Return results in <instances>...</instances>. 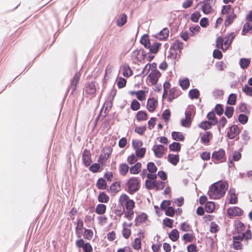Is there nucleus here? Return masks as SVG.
I'll use <instances>...</instances> for the list:
<instances>
[{"label": "nucleus", "instance_id": "c9c22d12", "mask_svg": "<svg viewBox=\"0 0 252 252\" xmlns=\"http://www.w3.org/2000/svg\"><path fill=\"white\" fill-rule=\"evenodd\" d=\"M123 75L126 77H128L132 75V71L128 65H124Z\"/></svg>", "mask_w": 252, "mask_h": 252}, {"label": "nucleus", "instance_id": "ddd939ff", "mask_svg": "<svg viewBox=\"0 0 252 252\" xmlns=\"http://www.w3.org/2000/svg\"><path fill=\"white\" fill-rule=\"evenodd\" d=\"M96 91L95 82H88L86 84L85 92L89 95H94Z\"/></svg>", "mask_w": 252, "mask_h": 252}, {"label": "nucleus", "instance_id": "37998d69", "mask_svg": "<svg viewBox=\"0 0 252 252\" xmlns=\"http://www.w3.org/2000/svg\"><path fill=\"white\" fill-rule=\"evenodd\" d=\"M129 169L128 166L126 163L120 164L119 167L120 173L122 175H125L127 173Z\"/></svg>", "mask_w": 252, "mask_h": 252}, {"label": "nucleus", "instance_id": "423d86ee", "mask_svg": "<svg viewBox=\"0 0 252 252\" xmlns=\"http://www.w3.org/2000/svg\"><path fill=\"white\" fill-rule=\"evenodd\" d=\"M240 132L239 127L237 125H233L229 127L227 132V136L230 139L235 138Z\"/></svg>", "mask_w": 252, "mask_h": 252}, {"label": "nucleus", "instance_id": "a18cd8bd", "mask_svg": "<svg viewBox=\"0 0 252 252\" xmlns=\"http://www.w3.org/2000/svg\"><path fill=\"white\" fill-rule=\"evenodd\" d=\"M249 22L245 23L244 26L242 31V35H245L249 32V31L252 29V25L249 23Z\"/></svg>", "mask_w": 252, "mask_h": 252}, {"label": "nucleus", "instance_id": "a211bd4d", "mask_svg": "<svg viewBox=\"0 0 252 252\" xmlns=\"http://www.w3.org/2000/svg\"><path fill=\"white\" fill-rule=\"evenodd\" d=\"M212 136V134L210 131H206L201 137L200 141L203 144L207 145L210 142Z\"/></svg>", "mask_w": 252, "mask_h": 252}, {"label": "nucleus", "instance_id": "052dcab7", "mask_svg": "<svg viewBox=\"0 0 252 252\" xmlns=\"http://www.w3.org/2000/svg\"><path fill=\"white\" fill-rule=\"evenodd\" d=\"M93 236V232L91 229H85L84 236L85 239L91 240Z\"/></svg>", "mask_w": 252, "mask_h": 252}, {"label": "nucleus", "instance_id": "774afa93", "mask_svg": "<svg viewBox=\"0 0 252 252\" xmlns=\"http://www.w3.org/2000/svg\"><path fill=\"white\" fill-rule=\"evenodd\" d=\"M126 84V80L123 77H120L118 82L117 85L119 88H123L125 87Z\"/></svg>", "mask_w": 252, "mask_h": 252}, {"label": "nucleus", "instance_id": "1a4fd4ad", "mask_svg": "<svg viewBox=\"0 0 252 252\" xmlns=\"http://www.w3.org/2000/svg\"><path fill=\"white\" fill-rule=\"evenodd\" d=\"M192 113L191 111L188 110L185 112V118L181 120V125L186 127H189L191 124Z\"/></svg>", "mask_w": 252, "mask_h": 252}, {"label": "nucleus", "instance_id": "20e7f679", "mask_svg": "<svg viewBox=\"0 0 252 252\" xmlns=\"http://www.w3.org/2000/svg\"><path fill=\"white\" fill-rule=\"evenodd\" d=\"M216 0H204L202 2L203 4L201 7V10L205 14H208L213 11L212 6L215 4Z\"/></svg>", "mask_w": 252, "mask_h": 252}, {"label": "nucleus", "instance_id": "9d476101", "mask_svg": "<svg viewBox=\"0 0 252 252\" xmlns=\"http://www.w3.org/2000/svg\"><path fill=\"white\" fill-rule=\"evenodd\" d=\"M227 213L229 217L240 216L243 215V210L238 207H233L229 208L227 210Z\"/></svg>", "mask_w": 252, "mask_h": 252}, {"label": "nucleus", "instance_id": "e433bc0d", "mask_svg": "<svg viewBox=\"0 0 252 252\" xmlns=\"http://www.w3.org/2000/svg\"><path fill=\"white\" fill-rule=\"evenodd\" d=\"M199 127L202 128V129L204 130H206L208 129H209L211 128L212 127V125L211 124V122L209 121H204L201 122L198 126Z\"/></svg>", "mask_w": 252, "mask_h": 252}, {"label": "nucleus", "instance_id": "f8f14e48", "mask_svg": "<svg viewBox=\"0 0 252 252\" xmlns=\"http://www.w3.org/2000/svg\"><path fill=\"white\" fill-rule=\"evenodd\" d=\"M158 104V100L154 97L149 98L147 103V109L150 112H153Z\"/></svg>", "mask_w": 252, "mask_h": 252}, {"label": "nucleus", "instance_id": "09e8293b", "mask_svg": "<svg viewBox=\"0 0 252 252\" xmlns=\"http://www.w3.org/2000/svg\"><path fill=\"white\" fill-rule=\"evenodd\" d=\"M214 110L216 113L219 116H221L224 112L222 105L220 104H217L215 107Z\"/></svg>", "mask_w": 252, "mask_h": 252}, {"label": "nucleus", "instance_id": "bb28decb", "mask_svg": "<svg viewBox=\"0 0 252 252\" xmlns=\"http://www.w3.org/2000/svg\"><path fill=\"white\" fill-rule=\"evenodd\" d=\"M140 42L141 44L143 45L146 48H149V47H150V40L147 34H144L142 36Z\"/></svg>", "mask_w": 252, "mask_h": 252}, {"label": "nucleus", "instance_id": "f03ea898", "mask_svg": "<svg viewBox=\"0 0 252 252\" xmlns=\"http://www.w3.org/2000/svg\"><path fill=\"white\" fill-rule=\"evenodd\" d=\"M225 152L223 149H220L219 151H215L212 155V161L215 164H218L225 161Z\"/></svg>", "mask_w": 252, "mask_h": 252}, {"label": "nucleus", "instance_id": "7c9ffc66", "mask_svg": "<svg viewBox=\"0 0 252 252\" xmlns=\"http://www.w3.org/2000/svg\"><path fill=\"white\" fill-rule=\"evenodd\" d=\"M136 118L138 121L141 122L146 120L148 119V115L145 111H139L137 112Z\"/></svg>", "mask_w": 252, "mask_h": 252}, {"label": "nucleus", "instance_id": "0e129e2a", "mask_svg": "<svg viewBox=\"0 0 252 252\" xmlns=\"http://www.w3.org/2000/svg\"><path fill=\"white\" fill-rule=\"evenodd\" d=\"M245 225L241 221H239L237 223L235 229H236L238 233H241L244 230Z\"/></svg>", "mask_w": 252, "mask_h": 252}, {"label": "nucleus", "instance_id": "6e6d98bb", "mask_svg": "<svg viewBox=\"0 0 252 252\" xmlns=\"http://www.w3.org/2000/svg\"><path fill=\"white\" fill-rule=\"evenodd\" d=\"M174 220L168 218H165L163 220V224L169 228H172L173 226Z\"/></svg>", "mask_w": 252, "mask_h": 252}, {"label": "nucleus", "instance_id": "4468645a", "mask_svg": "<svg viewBox=\"0 0 252 252\" xmlns=\"http://www.w3.org/2000/svg\"><path fill=\"white\" fill-rule=\"evenodd\" d=\"M161 76V73L159 71H156V72H151L148 75L149 78V81L152 85L157 84L158 83L159 78Z\"/></svg>", "mask_w": 252, "mask_h": 252}, {"label": "nucleus", "instance_id": "bf43d9fd", "mask_svg": "<svg viewBox=\"0 0 252 252\" xmlns=\"http://www.w3.org/2000/svg\"><path fill=\"white\" fill-rule=\"evenodd\" d=\"M175 209L173 207H168L165 211V214L169 217H172L175 215Z\"/></svg>", "mask_w": 252, "mask_h": 252}, {"label": "nucleus", "instance_id": "de8ad7c7", "mask_svg": "<svg viewBox=\"0 0 252 252\" xmlns=\"http://www.w3.org/2000/svg\"><path fill=\"white\" fill-rule=\"evenodd\" d=\"M100 168V164L98 163H94L90 166L89 169L93 173H96L99 172Z\"/></svg>", "mask_w": 252, "mask_h": 252}, {"label": "nucleus", "instance_id": "338daca9", "mask_svg": "<svg viewBox=\"0 0 252 252\" xmlns=\"http://www.w3.org/2000/svg\"><path fill=\"white\" fill-rule=\"evenodd\" d=\"M171 204V201L169 200H164L162 201L160 204V209L162 210L165 211V209H166L168 207H170V205Z\"/></svg>", "mask_w": 252, "mask_h": 252}, {"label": "nucleus", "instance_id": "0eeeda50", "mask_svg": "<svg viewBox=\"0 0 252 252\" xmlns=\"http://www.w3.org/2000/svg\"><path fill=\"white\" fill-rule=\"evenodd\" d=\"M163 145L161 144L155 145L152 150L154 152L155 156L158 158H161L164 154L165 150H166Z\"/></svg>", "mask_w": 252, "mask_h": 252}, {"label": "nucleus", "instance_id": "864d4df0", "mask_svg": "<svg viewBox=\"0 0 252 252\" xmlns=\"http://www.w3.org/2000/svg\"><path fill=\"white\" fill-rule=\"evenodd\" d=\"M201 16V15L199 12H194L190 16V20L193 22H198Z\"/></svg>", "mask_w": 252, "mask_h": 252}, {"label": "nucleus", "instance_id": "e2e57ef3", "mask_svg": "<svg viewBox=\"0 0 252 252\" xmlns=\"http://www.w3.org/2000/svg\"><path fill=\"white\" fill-rule=\"evenodd\" d=\"M137 98L140 101H143L145 99L146 95L145 92L143 90H139L137 91V94H136Z\"/></svg>", "mask_w": 252, "mask_h": 252}, {"label": "nucleus", "instance_id": "c03bdc74", "mask_svg": "<svg viewBox=\"0 0 252 252\" xmlns=\"http://www.w3.org/2000/svg\"><path fill=\"white\" fill-rule=\"evenodd\" d=\"M135 150L136 156L139 158H142L144 157L146 149L145 148H139Z\"/></svg>", "mask_w": 252, "mask_h": 252}, {"label": "nucleus", "instance_id": "6e6552de", "mask_svg": "<svg viewBox=\"0 0 252 252\" xmlns=\"http://www.w3.org/2000/svg\"><path fill=\"white\" fill-rule=\"evenodd\" d=\"M116 92L117 91L116 90H112L107 97V100L103 104V107L102 108H103V107H104L105 108H106L110 110L112 107L113 101L116 95Z\"/></svg>", "mask_w": 252, "mask_h": 252}, {"label": "nucleus", "instance_id": "9b49d317", "mask_svg": "<svg viewBox=\"0 0 252 252\" xmlns=\"http://www.w3.org/2000/svg\"><path fill=\"white\" fill-rule=\"evenodd\" d=\"M82 160L85 166H89L92 162L91 154L89 151L85 149L82 155Z\"/></svg>", "mask_w": 252, "mask_h": 252}, {"label": "nucleus", "instance_id": "b1692460", "mask_svg": "<svg viewBox=\"0 0 252 252\" xmlns=\"http://www.w3.org/2000/svg\"><path fill=\"white\" fill-rule=\"evenodd\" d=\"M161 45V43L159 42L154 43L152 45H150V47H149V53L150 54H157L159 49L160 46Z\"/></svg>", "mask_w": 252, "mask_h": 252}, {"label": "nucleus", "instance_id": "c756f323", "mask_svg": "<svg viewBox=\"0 0 252 252\" xmlns=\"http://www.w3.org/2000/svg\"><path fill=\"white\" fill-rule=\"evenodd\" d=\"M96 186L99 189H105L107 187V183L105 179L101 177L98 179Z\"/></svg>", "mask_w": 252, "mask_h": 252}, {"label": "nucleus", "instance_id": "393cba45", "mask_svg": "<svg viewBox=\"0 0 252 252\" xmlns=\"http://www.w3.org/2000/svg\"><path fill=\"white\" fill-rule=\"evenodd\" d=\"M127 21V16L125 14H122L116 20L117 25L119 27L124 26Z\"/></svg>", "mask_w": 252, "mask_h": 252}, {"label": "nucleus", "instance_id": "c85d7f7f", "mask_svg": "<svg viewBox=\"0 0 252 252\" xmlns=\"http://www.w3.org/2000/svg\"><path fill=\"white\" fill-rule=\"evenodd\" d=\"M170 151L179 152L181 149V144L179 142H173L169 145Z\"/></svg>", "mask_w": 252, "mask_h": 252}, {"label": "nucleus", "instance_id": "6ab92c4d", "mask_svg": "<svg viewBox=\"0 0 252 252\" xmlns=\"http://www.w3.org/2000/svg\"><path fill=\"white\" fill-rule=\"evenodd\" d=\"M167 160L173 165H176L179 161V156L169 154L167 157Z\"/></svg>", "mask_w": 252, "mask_h": 252}, {"label": "nucleus", "instance_id": "603ef678", "mask_svg": "<svg viewBox=\"0 0 252 252\" xmlns=\"http://www.w3.org/2000/svg\"><path fill=\"white\" fill-rule=\"evenodd\" d=\"M126 208L127 210H133L135 207V202L132 199H129L125 203Z\"/></svg>", "mask_w": 252, "mask_h": 252}, {"label": "nucleus", "instance_id": "72a5a7b5", "mask_svg": "<svg viewBox=\"0 0 252 252\" xmlns=\"http://www.w3.org/2000/svg\"><path fill=\"white\" fill-rule=\"evenodd\" d=\"M215 209V203L213 201H208L205 206V211L209 213H212Z\"/></svg>", "mask_w": 252, "mask_h": 252}, {"label": "nucleus", "instance_id": "f704fd0d", "mask_svg": "<svg viewBox=\"0 0 252 252\" xmlns=\"http://www.w3.org/2000/svg\"><path fill=\"white\" fill-rule=\"evenodd\" d=\"M199 91L197 89H191L189 91V95L190 99H197L199 96Z\"/></svg>", "mask_w": 252, "mask_h": 252}, {"label": "nucleus", "instance_id": "3c124183", "mask_svg": "<svg viewBox=\"0 0 252 252\" xmlns=\"http://www.w3.org/2000/svg\"><path fill=\"white\" fill-rule=\"evenodd\" d=\"M140 108V103L136 100L134 99L132 101L130 105V108L133 111H137Z\"/></svg>", "mask_w": 252, "mask_h": 252}, {"label": "nucleus", "instance_id": "5fc2aeb1", "mask_svg": "<svg viewBox=\"0 0 252 252\" xmlns=\"http://www.w3.org/2000/svg\"><path fill=\"white\" fill-rule=\"evenodd\" d=\"M242 91L247 95L252 96V87L245 85L242 88Z\"/></svg>", "mask_w": 252, "mask_h": 252}, {"label": "nucleus", "instance_id": "39448f33", "mask_svg": "<svg viewBox=\"0 0 252 252\" xmlns=\"http://www.w3.org/2000/svg\"><path fill=\"white\" fill-rule=\"evenodd\" d=\"M75 244L77 247L82 248L84 252H92L93 251V248L90 243H85L84 240L82 239L77 240Z\"/></svg>", "mask_w": 252, "mask_h": 252}, {"label": "nucleus", "instance_id": "5701e85b", "mask_svg": "<svg viewBox=\"0 0 252 252\" xmlns=\"http://www.w3.org/2000/svg\"><path fill=\"white\" fill-rule=\"evenodd\" d=\"M142 164L140 162H137L133 166L130 167L129 172L131 174H138L141 171Z\"/></svg>", "mask_w": 252, "mask_h": 252}, {"label": "nucleus", "instance_id": "4be33fe9", "mask_svg": "<svg viewBox=\"0 0 252 252\" xmlns=\"http://www.w3.org/2000/svg\"><path fill=\"white\" fill-rule=\"evenodd\" d=\"M172 139L177 141H183L185 140V137L182 133L177 131H173L171 133Z\"/></svg>", "mask_w": 252, "mask_h": 252}, {"label": "nucleus", "instance_id": "13d9d810", "mask_svg": "<svg viewBox=\"0 0 252 252\" xmlns=\"http://www.w3.org/2000/svg\"><path fill=\"white\" fill-rule=\"evenodd\" d=\"M132 247L134 249L138 250L141 248V240L139 238H136L135 239L134 244L132 245Z\"/></svg>", "mask_w": 252, "mask_h": 252}, {"label": "nucleus", "instance_id": "7ed1b4c3", "mask_svg": "<svg viewBox=\"0 0 252 252\" xmlns=\"http://www.w3.org/2000/svg\"><path fill=\"white\" fill-rule=\"evenodd\" d=\"M128 192L133 194L140 189V182L136 177H131L127 182Z\"/></svg>", "mask_w": 252, "mask_h": 252}, {"label": "nucleus", "instance_id": "a878e982", "mask_svg": "<svg viewBox=\"0 0 252 252\" xmlns=\"http://www.w3.org/2000/svg\"><path fill=\"white\" fill-rule=\"evenodd\" d=\"M169 238L173 241H177L179 238V232L177 229H174L168 234Z\"/></svg>", "mask_w": 252, "mask_h": 252}, {"label": "nucleus", "instance_id": "680f3d73", "mask_svg": "<svg viewBox=\"0 0 252 252\" xmlns=\"http://www.w3.org/2000/svg\"><path fill=\"white\" fill-rule=\"evenodd\" d=\"M147 54V53L145 52L144 49H140V56L139 57H137V61L140 62L143 61L146 58Z\"/></svg>", "mask_w": 252, "mask_h": 252}, {"label": "nucleus", "instance_id": "79ce46f5", "mask_svg": "<svg viewBox=\"0 0 252 252\" xmlns=\"http://www.w3.org/2000/svg\"><path fill=\"white\" fill-rule=\"evenodd\" d=\"M180 86L183 90L187 89L189 86V81L187 78L179 80Z\"/></svg>", "mask_w": 252, "mask_h": 252}, {"label": "nucleus", "instance_id": "f3484780", "mask_svg": "<svg viewBox=\"0 0 252 252\" xmlns=\"http://www.w3.org/2000/svg\"><path fill=\"white\" fill-rule=\"evenodd\" d=\"M148 219V215L145 213L138 215L135 219V225H139L141 223L145 222Z\"/></svg>", "mask_w": 252, "mask_h": 252}, {"label": "nucleus", "instance_id": "dca6fc26", "mask_svg": "<svg viewBox=\"0 0 252 252\" xmlns=\"http://www.w3.org/2000/svg\"><path fill=\"white\" fill-rule=\"evenodd\" d=\"M169 35V30L167 28H163L158 33L155 37L159 40H164L166 39Z\"/></svg>", "mask_w": 252, "mask_h": 252}, {"label": "nucleus", "instance_id": "4c0bfd02", "mask_svg": "<svg viewBox=\"0 0 252 252\" xmlns=\"http://www.w3.org/2000/svg\"><path fill=\"white\" fill-rule=\"evenodd\" d=\"M237 95L235 94H231L229 95L227 103L230 105H234L236 103Z\"/></svg>", "mask_w": 252, "mask_h": 252}, {"label": "nucleus", "instance_id": "412c9836", "mask_svg": "<svg viewBox=\"0 0 252 252\" xmlns=\"http://www.w3.org/2000/svg\"><path fill=\"white\" fill-rule=\"evenodd\" d=\"M183 48V43L179 40H176L173 44L170 47V50L176 51L177 50L181 51Z\"/></svg>", "mask_w": 252, "mask_h": 252}, {"label": "nucleus", "instance_id": "2f4dec72", "mask_svg": "<svg viewBox=\"0 0 252 252\" xmlns=\"http://www.w3.org/2000/svg\"><path fill=\"white\" fill-rule=\"evenodd\" d=\"M110 199L109 196L104 191L100 192L98 196V201L101 203H107Z\"/></svg>", "mask_w": 252, "mask_h": 252}, {"label": "nucleus", "instance_id": "473e14b6", "mask_svg": "<svg viewBox=\"0 0 252 252\" xmlns=\"http://www.w3.org/2000/svg\"><path fill=\"white\" fill-rule=\"evenodd\" d=\"M106 210V206L103 204H98L95 208V213L98 215L104 214Z\"/></svg>", "mask_w": 252, "mask_h": 252}, {"label": "nucleus", "instance_id": "4d7b16f0", "mask_svg": "<svg viewBox=\"0 0 252 252\" xmlns=\"http://www.w3.org/2000/svg\"><path fill=\"white\" fill-rule=\"evenodd\" d=\"M170 116V111L168 109H165L162 114V118L164 119L165 123L168 122Z\"/></svg>", "mask_w": 252, "mask_h": 252}, {"label": "nucleus", "instance_id": "f257e3e1", "mask_svg": "<svg viewBox=\"0 0 252 252\" xmlns=\"http://www.w3.org/2000/svg\"><path fill=\"white\" fill-rule=\"evenodd\" d=\"M228 184L226 181H219L210 187L208 194L211 199H218L223 197L227 190Z\"/></svg>", "mask_w": 252, "mask_h": 252}, {"label": "nucleus", "instance_id": "58836bf2", "mask_svg": "<svg viewBox=\"0 0 252 252\" xmlns=\"http://www.w3.org/2000/svg\"><path fill=\"white\" fill-rule=\"evenodd\" d=\"M157 184V181H151L150 180H146L145 181V187L148 189H155Z\"/></svg>", "mask_w": 252, "mask_h": 252}, {"label": "nucleus", "instance_id": "69168bd1", "mask_svg": "<svg viewBox=\"0 0 252 252\" xmlns=\"http://www.w3.org/2000/svg\"><path fill=\"white\" fill-rule=\"evenodd\" d=\"M146 128L147 126H136L134 129V131L138 134L142 135L146 130Z\"/></svg>", "mask_w": 252, "mask_h": 252}, {"label": "nucleus", "instance_id": "ea45409f", "mask_svg": "<svg viewBox=\"0 0 252 252\" xmlns=\"http://www.w3.org/2000/svg\"><path fill=\"white\" fill-rule=\"evenodd\" d=\"M234 109L232 106H226L224 111V115L228 118H231L234 113Z\"/></svg>", "mask_w": 252, "mask_h": 252}, {"label": "nucleus", "instance_id": "a19ab883", "mask_svg": "<svg viewBox=\"0 0 252 252\" xmlns=\"http://www.w3.org/2000/svg\"><path fill=\"white\" fill-rule=\"evenodd\" d=\"M147 170L150 173H155L158 170L155 164L153 162H149L147 164Z\"/></svg>", "mask_w": 252, "mask_h": 252}, {"label": "nucleus", "instance_id": "cd10ccee", "mask_svg": "<svg viewBox=\"0 0 252 252\" xmlns=\"http://www.w3.org/2000/svg\"><path fill=\"white\" fill-rule=\"evenodd\" d=\"M251 63V59L249 58H241L239 61V64L242 69L247 68Z\"/></svg>", "mask_w": 252, "mask_h": 252}, {"label": "nucleus", "instance_id": "49530a36", "mask_svg": "<svg viewBox=\"0 0 252 252\" xmlns=\"http://www.w3.org/2000/svg\"><path fill=\"white\" fill-rule=\"evenodd\" d=\"M227 122V120L224 117H222L220 119V120L219 123H218V129L220 133L221 127H224L226 125V123Z\"/></svg>", "mask_w": 252, "mask_h": 252}, {"label": "nucleus", "instance_id": "8fccbe9b", "mask_svg": "<svg viewBox=\"0 0 252 252\" xmlns=\"http://www.w3.org/2000/svg\"><path fill=\"white\" fill-rule=\"evenodd\" d=\"M249 120V117L244 114H240L238 116V121L242 125L246 124Z\"/></svg>", "mask_w": 252, "mask_h": 252}, {"label": "nucleus", "instance_id": "2eb2a0df", "mask_svg": "<svg viewBox=\"0 0 252 252\" xmlns=\"http://www.w3.org/2000/svg\"><path fill=\"white\" fill-rule=\"evenodd\" d=\"M107 150L108 152L106 153L104 152L103 154H102L103 151H101L100 155L99 156V158L98 159V162L102 165L104 163H105L108 159L112 151V149H111L110 147L107 148Z\"/></svg>", "mask_w": 252, "mask_h": 252}, {"label": "nucleus", "instance_id": "aec40b11", "mask_svg": "<svg viewBox=\"0 0 252 252\" xmlns=\"http://www.w3.org/2000/svg\"><path fill=\"white\" fill-rule=\"evenodd\" d=\"M236 15L234 13V10L232 12L226 16L225 20L224 25L225 27H228L233 22L234 20L236 18Z\"/></svg>", "mask_w": 252, "mask_h": 252}]
</instances>
